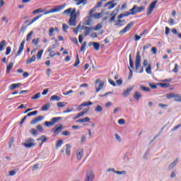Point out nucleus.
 <instances>
[{"label": "nucleus", "instance_id": "f257e3e1", "mask_svg": "<svg viewBox=\"0 0 181 181\" xmlns=\"http://www.w3.org/2000/svg\"><path fill=\"white\" fill-rule=\"evenodd\" d=\"M64 15H66V16H70L69 21V25L70 26H76L77 23V15L76 14V8H69L63 12Z\"/></svg>", "mask_w": 181, "mask_h": 181}, {"label": "nucleus", "instance_id": "f03ea898", "mask_svg": "<svg viewBox=\"0 0 181 181\" xmlns=\"http://www.w3.org/2000/svg\"><path fill=\"white\" fill-rule=\"evenodd\" d=\"M143 11H145V6H141L138 7V5H134L133 8L129 11V13L130 15H136V13H141V12H143Z\"/></svg>", "mask_w": 181, "mask_h": 181}, {"label": "nucleus", "instance_id": "7ed1b4c3", "mask_svg": "<svg viewBox=\"0 0 181 181\" xmlns=\"http://www.w3.org/2000/svg\"><path fill=\"white\" fill-rule=\"evenodd\" d=\"M62 9H64V6H57L54 7L53 8H51L50 10L45 11L44 13V15H49V13H57V12H60L61 11H62Z\"/></svg>", "mask_w": 181, "mask_h": 181}, {"label": "nucleus", "instance_id": "20e7f679", "mask_svg": "<svg viewBox=\"0 0 181 181\" xmlns=\"http://www.w3.org/2000/svg\"><path fill=\"white\" fill-rule=\"evenodd\" d=\"M94 177H95L94 171L89 170L86 173L84 181H94Z\"/></svg>", "mask_w": 181, "mask_h": 181}, {"label": "nucleus", "instance_id": "39448f33", "mask_svg": "<svg viewBox=\"0 0 181 181\" xmlns=\"http://www.w3.org/2000/svg\"><path fill=\"white\" fill-rule=\"evenodd\" d=\"M23 145L25 148H33L35 145V139L29 138L23 144Z\"/></svg>", "mask_w": 181, "mask_h": 181}, {"label": "nucleus", "instance_id": "423d86ee", "mask_svg": "<svg viewBox=\"0 0 181 181\" xmlns=\"http://www.w3.org/2000/svg\"><path fill=\"white\" fill-rule=\"evenodd\" d=\"M95 88L96 90V93L103 90V88H104V82H101V80L97 79L95 83Z\"/></svg>", "mask_w": 181, "mask_h": 181}, {"label": "nucleus", "instance_id": "0eeeda50", "mask_svg": "<svg viewBox=\"0 0 181 181\" xmlns=\"http://www.w3.org/2000/svg\"><path fill=\"white\" fill-rule=\"evenodd\" d=\"M156 4H158V1L156 0H155L149 6L147 13H146V15L148 16H149V15H151V13H152V12H153V10L155 9V8H156Z\"/></svg>", "mask_w": 181, "mask_h": 181}, {"label": "nucleus", "instance_id": "6e6552de", "mask_svg": "<svg viewBox=\"0 0 181 181\" xmlns=\"http://www.w3.org/2000/svg\"><path fill=\"white\" fill-rule=\"evenodd\" d=\"M139 51H138L136 56V70H139V68L141 67V55H139Z\"/></svg>", "mask_w": 181, "mask_h": 181}, {"label": "nucleus", "instance_id": "1a4fd4ad", "mask_svg": "<svg viewBox=\"0 0 181 181\" xmlns=\"http://www.w3.org/2000/svg\"><path fill=\"white\" fill-rule=\"evenodd\" d=\"M132 26H134V21L128 23L127 26L119 32V35H124V33H127V32H128V30H129Z\"/></svg>", "mask_w": 181, "mask_h": 181}, {"label": "nucleus", "instance_id": "9d476101", "mask_svg": "<svg viewBox=\"0 0 181 181\" xmlns=\"http://www.w3.org/2000/svg\"><path fill=\"white\" fill-rule=\"evenodd\" d=\"M76 159L77 160H80L83 158V156L84 155V150L83 148H78L76 151Z\"/></svg>", "mask_w": 181, "mask_h": 181}, {"label": "nucleus", "instance_id": "9b49d317", "mask_svg": "<svg viewBox=\"0 0 181 181\" xmlns=\"http://www.w3.org/2000/svg\"><path fill=\"white\" fill-rule=\"evenodd\" d=\"M43 119H45V117L38 116L37 117H35L34 119H33L31 121L30 124H31V125H36V124H38V122L43 121Z\"/></svg>", "mask_w": 181, "mask_h": 181}, {"label": "nucleus", "instance_id": "f8f14e48", "mask_svg": "<svg viewBox=\"0 0 181 181\" xmlns=\"http://www.w3.org/2000/svg\"><path fill=\"white\" fill-rule=\"evenodd\" d=\"M63 131V125L57 124L54 128L52 129L54 134H60V132Z\"/></svg>", "mask_w": 181, "mask_h": 181}, {"label": "nucleus", "instance_id": "ddd939ff", "mask_svg": "<svg viewBox=\"0 0 181 181\" xmlns=\"http://www.w3.org/2000/svg\"><path fill=\"white\" fill-rule=\"evenodd\" d=\"M82 30H86L84 32V36H88L91 33V31L93 30V27L83 26L82 27Z\"/></svg>", "mask_w": 181, "mask_h": 181}, {"label": "nucleus", "instance_id": "4468645a", "mask_svg": "<svg viewBox=\"0 0 181 181\" xmlns=\"http://www.w3.org/2000/svg\"><path fill=\"white\" fill-rule=\"evenodd\" d=\"M135 86H131L129 88H128L127 89L124 90L122 95L124 97H128V95H129L131 94V92L134 90Z\"/></svg>", "mask_w": 181, "mask_h": 181}, {"label": "nucleus", "instance_id": "2eb2a0df", "mask_svg": "<svg viewBox=\"0 0 181 181\" xmlns=\"http://www.w3.org/2000/svg\"><path fill=\"white\" fill-rule=\"evenodd\" d=\"M25 47V41H22L20 44L19 49L17 52L16 57L21 56L22 54V52H23V49Z\"/></svg>", "mask_w": 181, "mask_h": 181}, {"label": "nucleus", "instance_id": "dca6fc26", "mask_svg": "<svg viewBox=\"0 0 181 181\" xmlns=\"http://www.w3.org/2000/svg\"><path fill=\"white\" fill-rule=\"evenodd\" d=\"M107 6H108L107 9H114L117 6V3L114 2V1H110L105 4V8Z\"/></svg>", "mask_w": 181, "mask_h": 181}, {"label": "nucleus", "instance_id": "f3484780", "mask_svg": "<svg viewBox=\"0 0 181 181\" xmlns=\"http://www.w3.org/2000/svg\"><path fill=\"white\" fill-rule=\"evenodd\" d=\"M177 163H179V158H176L173 163H171L168 166V169L172 170V169H173V168H175Z\"/></svg>", "mask_w": 181, "mask_h": 181}, {"label": "nucleus", "instance_id": "a211bd4d", "mask_svg": "<svg viewBox=\"0 0 181 181\" xmlns=\"http://www.w3.org/2000/svg\"><path fill=\"white\" fill-rule=\"evenodd\" d=\"M89 46H93L95 50H100V44L98 42H89Z\"/></svg>", "mask_w": 181, "mask_h": 181}, {"label": "nucleus", "instance_id": "6ab92c4d", "mask_svg": "<svg viewBox=\"0 0 181 181\" xmlns=\"http://www.w3.org/2000/svg\"><path fill=\"white\" fill-rule=\"evenodd\" d=\"M22 86V83H13L10 85L9 86V90H15V88H18V87H21Z\"/></svg>", "mask_w": 181, "mask_h": 181}, {"label": "nucleus", "instance_id": "aec40b11", "mask_svg": "<svg viewBox=\"0 0 181 181\" xmlns=\"http://www.w3.org/2000/svg\"><path fill=\"white\" fill-rule=\"evenodd\" d=\"M65 146H66L65 153L66 156H70L71 146L70 144H66Z\"/></svg>", "mask_w": 181, "mask_h": 181}, {"label": "nucleus", "instance_id": "412c9836", "mask_svg": "<svg viewBox=\"0 0 181 181\" xmlns=\"http://www.w3.org/2000/svg\"><path fill=\"white\" fill-rule=\"evenodd\" d=\"M90 119L88 117H84L83 119H80L76 121V122H80L81 124L84 123V122H90Z\"/></svg>", "mask_w": 181, "mask_h": 181}, {"label": "nucleus", "instance_id": "4be33fe9", "mask_svg": "<svg viewBox=\"0 0 181 181\" xmlns=\"http://www.w3.org/2000/svg\"><path fill=\"white\" fill-rule=\"evenodd\" d=\"M91 18H93V16H90L85 18V25L86 26H90V25H91Z\"/></svg>", "mask_w": 181, "mask_h": 181}, {"label": "nucleus", "instance_id": "5701e85b", "mask_svg": "<svg viewBox=\"0 0 181 181\" xmlns=\"http://www.w3.org/2000/svg\"><path fill=\"white\" fill-rule=\"evenodd\" d=\"M76 3L77 6L81 5H87V0H74Z\"/></svg>", "mask_w": 181, "mask_h": 181}, {"label": "nucleus", "instance_id": "b1692460", "mask_svg": "<svg viewBox=\"0 0 181 181\" xmlns=\"http://www.w3.org/2000/svg\"><path fill=\"white\" fill-rule=\"evenodd\" d=\"M133 97L136 100V101H139V99L141 98V97H142V95L141 94V93H139V91H136Z\"/></svg>", "mask_w": 181, "mask_h": 181}, {"label": "nucleus", "instance_id": "393cba45", "mask_svg": "<svg viewBox=\"0 0 181 181\" xmlns=\"http://www.w3.org/2000/svg\"><path fill=\"white\" fill-rule=\"evenodd\" d=\"M12 67H13V64L12 62H10L6 67V73L7 74H9V73H11V70L12 69Z\"/></svg>", "mask_w": 181, "mask_h": 181}, {"label": "nucleus", "instance_id": "a878e982", "mask_svg": "<svg viewBox=\"0 0 181 181\" xmlns=\"http://www.w3.org/2000/svg\"><path fill=\"white\" fill-rule=\"evenodd\" d=\"M50 108V103H46L41 107L42 111H47Z\"/></svg>", "mask_w": 181, "mask_h": 181}, {"label": "nucleus", "instance_id": "bb28decb", "mask_svg": "<svg viewBox=\"0 0 181 181\" xmlns=\"http://www.w3.org/2000/svg\"><path fill=\"white\" fill-rule=\"evenodd\" d=\"M36 60V56L33 55L31 58H29L26 61V64H30V63H33Z\"/></svg>", "mask_w": 181, "mask_h": 181}, {"label": "nucleus", "instance_id": "cd10ccee", "mask_svg": "<svg viewBox=\"0 0 181 181\" xmlns=\"http://www.w3.org/2000/svg\"><path fill=\"white\" fill-rule=\"evenodd\" d=\"M60 97L57 96V95H53L50 98V101H60Z\"/></svg>", "mask_w": 181, "mask_h": 181}, {"label": "nucleus", "instance_id": "c85d7f7f", "mask_svg": "<svg viewBox=\"0 0 181 181\" xmlns=\"http://www.w3.org/2000/svg\"><path fill=\"white\" fill-rule=\"evenodd\" d=\"M131 14L129 13V11H126L124 13H122L120 15L118 16L119 19H122V18L125 17V16H129Z\"/></svg>", "mask_w": 181, "mask_h": 181}, {"label": "nucleus", "instance_id": "c756f323", "mask_svg": "<svg viewBox=\"0 0 181 181\" xmlns=\"http://www.w3.org/2000/svg\"><path fill=\"white\" fill-rule=\"evenodd\" d=\"M62 119V117H54L51 119V122L52 123V125H54L56 122H58V121H61Z\"/></svg>", "mask_w": 181, "mask_h": 181}, {"label": "nucleus", "instance_id": "7c9ffc66", "mask_svg": "<svg viewBox=\"0 0 181 181\" xmlns=\"http://www.w3.org/2000/svg\"><path fill=\"white\" fill-rule=\"evenodd\" d=\"M146 72L147 73V74H152V66L151 64L146 66Z\"/></svg>", "mask_w": 181, "mask_h": 181}, {"label": "nucleus", "instance_id": "2f4dec72", "mask_svg": "<svg viewBox=\"0 0 181 181\" xmlns=\"http://www.w3.org/2000/svg\"><path fill=\"white\" fill-rule=\"evenodd\" d=\"M93 16L95 19H100V18H103V13H94Z\"/></svg>", "mask_w": 181, "mask_h": 181}, {"label": "nucleus", "instance_id": "473e14b6", "mask_svg": "<svg viewBox=\"0 0 181 181\" xmlns=\"http://www.w3.org/2000/svg\"><path fill=\"white\" fill-rule=\"evenodd\" d=\"M175 101L177 103H181V95L175 94V96L174 98Z\"/></svg>", "mask_w": 181, "mask_h": 181}, {"label": "nucleus", "instance_id": "72a5a7b5", "mask_svg": "<svg viewBox=\"0 0 181 181\" xmlns=\"http://www.w3.org/2000/svg\"><path fill=\"white\" fill-rule=\"evenodd\" d=\"M43 12H46V10L42 9V8H38L37 10H35L33 13L36 14V13H43Z\"/></svg>", "mask_w": 181, "mask_h": 181}, {"label": "nucleus", "instance_id": "f704fd0d", "mask_svg": "<svg viewBox=\"0 0 181 181\" xmlns=\"http://www.w3.org/2000/svg\"><path fill=\"white\" fill-rule=\"evenodd\" d=\"M43 16L42 14H40L39 16H37V17L34 18L31 22L30 23V25H32V23H35V22H36V21H37V19H40V18H42Z\"/></svg>", "mask_w": 181, "mask_h": 181}, {"label": "nucleus", "instance_id": "c9c22d12", "mask_svg": "<svg viewBox=\"0 0 181 181\" xmlns=\"http://www.w3.org/2000/svg\"><path fill=\"white\" fill-rule=\"evenodd\" d=\"M43 52H44L43 49H40V51L37 52V58L38 59V60H40V59H42Z\"/></svg>", "mask_w": 181, "mask_h": 181}, {"label": "nucleus", "instance_id": "e433bc0d", "mask_svg": "<svg viewBox=\"0 0 181 181\" xmlns=\"http://www.w3.org/2000/svg\"><path fill=\"white\" fill-rule=\"evenodd\" d=\"M95 111L96 112H101L103 111V106L97 105L96 107L95 108Z\"/></svg>", "mask_w": 181, "mask_h": 181}, {"label": "nucleus", "instance_id": "4c0bfd02", "mask_svg": "<svg viewBox=\"0 0 181 181\" xmlns=\"http://www.w3.org/2000/svg\"><path fill=\"white\" fill-rule=\"evenodd\" d=\"M38 112H39L37 110H35L34 112H30L27 114V117H33L35 115H37Z\"/></svg>", "mask_w": 181, "mask_h": 181}, {"label": "nucleus", "instance_id": "58836bf2", "mask_svg": "<svg viewBox=\"0 0 181 181\" xmlns=\"http://www.w3.org/2000/svg\"><path fill=\"white\" fill-rule=\"evenodd\" d=\"M6 45V40H2L0 42V52H2L4 50V47Z\"/></svg>", "mask_w": 181, "mask_h": 181}, {"label": "nucleus", "instance_id": "ea45409f", "mask_svg": "<svg viewBox=\"0 0 181 181\" xmlns=\"http://www.w3.org/2000/svg\"><path fill=\"white\" fill-rule=\"evenodd\" d=\"M41 95H42L40 94V93H37V94H35L34 96L31 98V100H39Z\"/></svg>", "mask_w": 181, "mask_h": 181}, {"label": "nucleus", "instance_id": "a19ab883", "mask_svg": "<svg viewBox=\"0 0 181 181\" xmlns=\"http://www.w3.org/2000/svg\"><path fill=\"white\" fill-rule=\"evenodd\" d=\"M101 28H103V24L102 23H98L97 25H95L94 28H93V30H100V29H101Z\"/></svg>", "mask_w": 181, "mask_h": 181}, {"label": "nucleus", "instance_id": "79ce46f5", "mask_svg": "<svg viewBox=\"0 0 181 181\" xmlns=\"http://www.w3.org/2000/svg\"><path fill=\"white\" fill-rule=\"evenodd\" d=\"M175 95H176V93H170V94H167L166 97L168 100H171V98H175Z\"/></svg>", "mask_w": 181, "mask_h": 181}, {"label": "nucleus", "instance_id": "37998d69", "mask_svg": "<svg viewBox=\"0 0 181 181\" xmlns=\"http://www.w3.org/2000/svg\"><path fill=\"white\" fill-rule=\"evenodd\" d=\"M62 145H63V140H58V141H57V144H56V148H57V149L58 148H60V146H62Z\"/></svg>", "mask_w": 181, "mask_h": 181}, {"label": "nucleus", "instance_id": "c03bdc74", "mask_svg": "<svg viewBox=\"0 0 181 181\" xmlns=\"http://www.w3.org/2000/svg\"><path fill=\"white\" fill-rule=\"evenodd\" d=\"M86 46H87V42H83L81 47V52H86Z\"/></svg>", "mask_w": 181, "mask_h": 181}, {"label": "nucleus", "instance_id": "a18cd8bd", "mask_svg": "<svg viewBox=\"0 0 181 181\" xmlns=\"http://www.w3.org/2000/svg\"><path fill=\"white\" fill-rule=\"evenodd\" d=\"M158 86H161L162 88H168V87H170V83H158Z\"/></svg>", "mask_w": 181, "mask_h": 181}, {"label": "nucleus", "instance_id": "49530a36", "mask_svg": "<svg viewBox=\"0 0 181 181\" xmlns=\"http://www.w3.org/2000/svg\"><path fill=\"white\" fill-rule=\"evenodd\" d=\"M53 33H54V28L53 27H52L49 29V37H52V36H53Z\"/></svg>", "mask_w": 181, "mask_h": 181}, {"label": "nucleus", "instance_id": "de8ad7c7", "mask_svg": "<svg viewBox=\"0 0 181 181\" xmlns=\"http://www.w3.org/2000/svg\"><path fill=\"white\" fill-rule=\"evenodd\" d=\"M33 35V31H30V32L28 34V35H27V37H26V41H27V42H29V40H30V37H32Z\"/></svg>", "mask_w": 181, "mask_h": 181}, {"label": "nucleus", "instance_id": "09e8293b", "mask_svg": "<svg viewBox=\"0 0 181 181\" xmlns=\"http://www.w3.org/2000/svg\"><path fill=\"white\" fill-rule=\"evenodd\" d=\"M81 25L79 24L76 28H74V33L75 35H78V30H80Z\"/></svg>", "mask_w": 181, "mask_h": 181}, {"label": "nucleus", "instance_id": "8fccbe9b", "mask_svg": "<svg viewBox=\"0 0 181 181\" xmlns=\"http://www.w3.org/2000/svg\"><path fill=\"white\" fill-rule=\"evenodd\" d=\"M140 88L141 90H142L143 91H147V92H149L151 91V89L149 88H146L142 85H140Z\"/></svg>", "mask_w": 181, "mask_h": 181}, {"label": "nucleus", "instance_id": "3c124183", "mask_svg": "<svg viewBox=\"0 0 181 181\" xmlns=\"http://www.w3.org/2000/svg\"><path fill=\"white\" fill-rule=\"evenodd\" d=\"M115 173H116V175H127V172L125 170L123 171H115Z\"/></svg>", "mask_w": 181, "mask_h": 181}, {"label": "nucleus", "instance_id": "603ef678", "mask_svg": "<svg viewBox=\"0 0 181 181\" xmlns=\"http://www.w3.org/2000/svg\"><path fill=\"white\" fill-rule=\"evenodd\" d=\"M129 66H130L131 69H134V61H132L131 54H129Z\"/></svg>", "mask_w": 181, "mask_h": 181}, {"label": "nucleus", "instance_id": "864d4df0", "mask_svg": "<svg viewBox=\"0 0 181 181\" xmlns=\"http://www.w3.org/2000/svg\"><path fill=\"white\" fill-rule=\"evenodd\" d=\"M39 42H40V39L37 38V39H33L32 41V43H34L35 46H37V45L39 44Z\"/></svg>", "mask_w": 181, "mask_h": 181}, {"label": "nucleus", "instance_id": "5fc2aeb1", "mask_svg": "<svg viewBox=\"0 0 181 181\" xmlns=\"http://www.w3.org/2000/svg\"><path fill=\"white\" fill-rule=\"evenodd\" d=\"M80 64V59H78V55H76V61L75 64H74V67H77Z\"/></svg>", "mask_w": 181, "mask_h": 181}, {"label": "nucleus", "instance_id": "6e6d98bb", "mask_svg": "<svg viewBox=\"0 0 181 181\" xmlns=\"http://www.w3.org/2000/svg\"><path fill=\"white\" fill-rule=\"evenodd\" d=\"M86 141H87V138L86 137V135L83 134L81 136V144H84V142H86Z\"/></svg>", "mask_w": 181, "mask_h": 181}, {"label": "nucleus", "instance_id": "4d7b16f0", "mask_svg": "<svg viewBox=\"0 0 181 181\" xmlns=\"http://www.w3.org/2000/svg\"><path fill=\"white\" fill-rule=\"evenodd\" d=\"M66 104H67L66 103L59 102V103H57V107H64Z\"/></svg>", "mask_w": 181, "mask_h": 181}, {"label": "nucleus", "instance_id": "13d9d810", "mask_svg": "<svg viewBox=\"0 0 181 181\" xmlns=\"http://www.w3.org/2000/svg\"><path fill=\"white\" fill-rule=\"evenodd\" d=\"M83 107H87L88 105H93V103L91 102H84L81 104Z\"/></svg>", "mask_w": 181, "mask_h": 181}, {"label": "nucleus", "instance_id": "bf43d9fd", "mask_svg": "<svg viewBox=\"0 0 181 181\" xmlns=\"http://www.w3.org/2000/svg\"><path fill=\"white\" fill-rule=\"evenodd\" d=\"M72 111H74V108L71 107H67L66 110L64 111V114H67V112H72Z\"/></svg>", "mask_w": 181, "mask_h": 181}, {"label": "nucleus", "instance_id": "052dcab7", "mask_svg": "<svg viewBox=\"0 0 181 181\" xmlns=\"http://www.w3.org/2000/svg\"><path fill=\"white\" fill-rule=\"evenodd\" d=\"M11 47H7L6 51V56H8V54H11Z\"/></svg>", "mask_w": 181, "mask_h": 181}, {"label": "nucleus", "instance_id": "680f3d73", "mask_svg": "<svg viewBox=\"0 0 181 181\" xmlns=\"http://www.w3.org/2000/svg\"><path fill=\"white\" fill-rule=\"evenodd\" d=\"M62 29L64 32L66 33L67 29H69V25H67L66 24H62Z\"/></svg>", "mask_w": 181, "mask_h": 181}, {"label": "nucleus", "instance_id": "e2e57ef3", "mask_svg": "<svg viewBox=\"0 0 181 181\" xmlns=\"http://www.w3.org/2000/svg\"><path fill=\"white\" fill-rule=\"evenodd\" d=\"M179 69V65L177 64H175V67L174 69H173V73H177V70Z\"/></svg>", "mask_w": 181, "mask_h": 181}, {"label": "nucleus", "instance_id": "0e129e2a", "mask_svg": "<svg viewBox=\"0 0 181 181\" xmlns=\"http://www.w3.org/2000/svg\"><path fill=\"white\" fill-rule=\"evenodd\" d=\"M62 135H64V136H69V135H70V132L65 130L62 133Z\"/></svg>", "mask_w": 181, "mask_h": 181}, {"label": "nucleus", "instance_id": "69168bd1", "mask_svg": "<svg viewBox=\"0 0 181 181\" xmlns=\"http://www.w3.org/2000/svg\"><path fill=\"white\" fill-rule=\"evenodd\" d=\"M16 175V170H13L9 172V176H15Z\"/></svg>", "mask_w": 181, "mask_h": 181}, {"label": "nucleus", "instance_id": "338daca9", "mask_svg": "<svg viewBox=\"0 0 181 181\" xmlns=\"http://www.w3.org/2000/svg\"><path fill=\"white\" fill-rule=\"evenodd\" d=\"M118 124L119 125H124V124H125V119H120L118 120Z\"/></svg>", "mask_w": 181, "mask_h": 181}, {"label": "nucleus", "instance_id": "774afa93", "mask_svg": "<svg viewBox=\"0 0 181 181\" xmlns=\"http://www.w3.org/2000/svg\"><path fill=\"white\" fill-rule=\"evenodd\" d=\"M45 127H52L53 126V123L52 122H45Z\"/></svg>", "mask_w": 181, "mask_h": 181}]
</instances>
